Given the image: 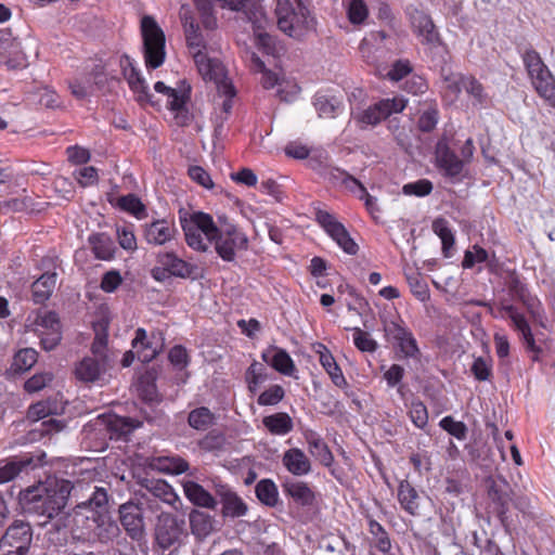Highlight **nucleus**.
Masks as SVG:
<instances>
[{
	"instance_id": "obj_1",
	"label": "nucleus",
	"mask_w": 555,
	"mask_h": 555,
	"mask_svg": "<svg viewBox=\"0 0 555 555\" xmlns=\"http://www.w3.org/2000/svg\"><path fill=\"white\" fill-rule=\"evenodd\" d=\"M186 244L197 251H207L209 243H215V250L224 261H233L237 253L248 248L245 233L233 224L216 225L210 215L196 211L180 218Z\"/></svg>"
},
{
	"instance_id": "obj_2",
	"label": "nucleus",
	"mask_w": 555,
	"mask_h": 555,
	"mask_svg": "<svg viewBox=\"0 0 555 555\" xmlns=\"http://www.w3.org/2000/svg\"><path fill=\"white\" fill-rule=\"evenodd\" d=\"M87 500L73 509L74 531L80 539H96L108 543L117 539L121 530L111 515V496L105 487H89Z\"/></svg>"
},
{
	"instance_id": "obj_3",
	"label": "nucleus",
	"mask_w": 555,
	"mask_h": 555,
	"mask_svg": "<svg viewBox=\"0 0 555 555\" xmlns=\"http://www.w3.org/2000/svg\"><path fill=\"white\" fill-rule=\"evenodd\" d=\"M72 491L76 492L77 486L68 480H55L49 486L39 483L26 488L20 493V500L26 511L51 520L63 513Z\"/></svg>"
},
{
	"instance_id": "obj_4",
	"label": "nucleus",
	"mask_w": 555,
	"mask_h": 555,
	"mask_svg": "<svg viewBox=\"0 0 555 555\" xmlns=\"http://www.w3.org/2000/svg\"><path fill=\"white\" fill-rule=\"evenodd\" d=\"M276 24L285 35L302 39L315 29L317 21L300 0H278Z\"/></svg>"
},
{
	"instance_id": "obj_5",
	"label": "nucleus",
	"mask_w": 555,
	"mask_h": 555,
	"mask_svg": "<svg viewBox=\"0 0 555 555\" xmlns=\"http://www.w3.org/2000/svg\"><path fill=\"white\" fill-rule=\"evenodd\" d=\"M25 330L37 334L46 350L54 349L62 339L61 323L57 314L54 311L42 308L33 310L27 314Z\"/></svg>"
},
{
	"instance_id": "obj_6",
	"label": "nucleus",
	"mask_w": 555,
	"mask_h": 555,
	"mask_svg": "<svg viewBox=\"0 0 555 555\" xmlns=\"http://www.w3.org/2000/svg\"><path fill=\"white\" fill-rule=\"evenodd\" d=\"M144 57L147 66L159 67L165 61V34L154 17L144 16L141 21Z\"/></svg>"
},
{
	"instance_id": "obj_7",
	"label": "nucleus",
	"mask_w": 555,
	"mask_h": 555,
	"mask_svg": "<svg viewBox=\"0 0 555 555\" xmlns=\"http://www.w3.org/2000/svg\"><path fill=\"white\" fill-rule=\"evenodd\" d=\"M194 62L202 77L205 80L214 81L220 95H235L234 87L227 77L225 68L220 61L208 59L204 52H195Z\"/></svg>"
},
{
	"instance_id": "obj_8",
	"label": "nucleus",
	"mask_w": 555,
	"mask_h": 555,
	"mask_svg": "<svg viewBox=\"0 0 555 555\" xmlns=\"http://www.w3.org/2000/svg\"><path fill=\"white\" fill-rule=\"evenodd\" d=\"M406 106V100L403 98H393L382 100L360 113L353 118L360 128L376 126L391 114L401 113Z\"/></svg>"
},
{
	"instance_id": "obj_9",
	"label": "nucleus",
	"mask_w": 555,
	"mask_h": 555,
	"mask_svg": "<svg viewBox=\"0 0 555 555\" xmlns=\"http://www.w3.org/2000/svg\"><path fill=\"white\" fill-rule=\"evenodd\" d=\"M31 540L30 526L23 521H15L0 540V555H27Z\"/></svg>"
},
{
	"instance_id": "obj_10",
	"label": "nucleus",
	"mask_w": 555,
	"mask_h": 555,
	"mask_svg": "<svg viewBox=\"0 0 555 555\" xmlns=\"http://www.w3.org/2000/svg\"><path fill=\"white\" fill-rule=\"evenodd\" d=\"M315 220L345 253L348 255H356L358 253V244L333 214L323 209H317Z\"/></svg>"
},
{
	"instance_id": "obj_11",
	"label": "nucleus",
	"mask_w": 555,
	"mask_h": 555,
	"mask_svg": "<svg viewBox=\"0 0 555 555\" xmlns=\"http://www.w3.org/2000/svg\"><path fill=\"white\" fill-rule=\"evenodd\" d=\"M184 535V520L169 513H162L157 518L155 539L159 547L166 550L180 545Z\"/></svg>"
},
{
	"instance_id": "obj_12",
	"label": "nucleus",
	"mask_w": 555,
	"mask_h": 555,
	"mask_svg": "<svg viewBox=\"0 0 555 555\" xmlns=\"http://www.w3.org/2000/svg\"><path fill=\"white\" fill-rule=\"evenodd\" d=\"M111 358H96L86 356L75 366V377L82 383H100L107 380L108 372L112 369Z\"/></svg>"
},
{
	"instance_id": "obj_13",
	"label": "nucleus",
	"mask_w": 555,
	"mask_h": 555,
	"mask_svg": "<svg viewBox=\"0 0 555 555\" xmlns=\"http://www.w3.org/2000/svg\"><path fill=\"white\" fill-rule=\"evenodd\" d=\"M119 520L126 533L135 541L145 535V522L141 504L128 501L118 508Z\"/></svg>"
},
{
	"instance_id": "obj_14",
	"label": "nucleus",
	"mask_w": 555,
	"mask_h": 555,
	"mask_svg": "<svg viewBox=\"0 0 555 555\" xmlns=\"http://www.w3.org/2000/svg\"><path fill=\"white\" fill-rule=\"evenodd\" d=\"M409 15L413 29L423 43L436 44L439 41V34L428 14L417 9H411Z\"/></svg>"
},
{
	"instance_id": "obj_15",
	"label": "nucleus",
	"mask_w": 555,
	"mask_h": 555,
	"mask_svg": "<svg viewBox=\"0 0 555 555\" xmlns=\"http://www.w3.org/2000/svg\"><path fill=\"white\" fill-rule=\"evenodd\" d=\"M145 340L146 332L143 328H138L132 340V350L127 351L122 358V366L131 365L135 356L141 362H150L157 356L156 348H152Z\"/></svg>"
},
{
	"instance_id": "obj_16",
	"label": "nucleus",
	"mask_w": 555,
	"mask_h": 555,
	"mask_svg": "<svg viewBox=\"0 0 555 555\" xmlns=\"http://www.w3.org/2000/svg\"><path fill=\"white\" fill-rule=\"evenodd\" d=\"M436 159L438 166L444 170L446 175L455 177L462 172L463 160L454 154L444 138L437 143Z\"/></svg>"
},
{
	"instance_id": "obj_17",
	"label": "nucleus",
	"mask_w": 555,
	"mask_h": 555,
	"mask_svg": "<svg viewBox=\"0 0 555 555\" xmlns=\"http://www.w3.org/2000/svg\"><path fill=\"white\" fill-rule=\"evenodd\" d=\"M154 89L158 93H163L167 96L168 107L177 112L178 122L182 126L188 124V116L184 113V104L186 102L188 95L185 91H178L173 88L166 86L163 81H157L154 86Z\"/></svg>"
},
{
	"instance_id": "obj_18",
	"label": "nucleus",
	"mask_w": 555,
	"mask_h": 555,
	"mask_svg": "<svg viewBox=\"0 0 555 555\" xmlns=\"http://www.w3.org/2000/svg\"><path fill=\"white\" fill-rule=\"evenodd\" d=\"M313 350L319 356V361L326 373L330 375L332 382L339 388L346 387V378L331 351L320 343L313 345Z\"/></svg>"
},
{
	"instance_id": "obj_19",
	"label": "nucleus",
	"mask_w": 555,
	"mask_h": 555,
	"mask_svg": "<svg viewBox=\"0 0 555 555\" xmlns=\"http://www.w3.org/2000/svg\"><path fill=\"white\" fill-rule=\"evenodd\" d=\"M502 310L505 314L512 320L515 328L521 334L522 341L526 348L533 352L535 356L533 359H537L538 353L540 352V348L535 345L533 335L531 333V328L528 325L526 319L522 314H520L513 306H503Z\"/></svg>"
},
{
	"instance_id": "obj_20",
	"label": "nucleus",
	"mask_w": 555,
	"mask_h": 555,
	"mask_svg": "<svg viewBox=\"0 0 555 555\" xmlns=\"http://www.w3.org/2000/svg\"><path fill=\"white\" fill-rule=\"evenodd\" d=\"M284 467L294 476H305L311 472V462L299 448H292L282 457Z\"/></svg>"
},
{
	"instance_id": "obj_21",
	"label": "nucleus",
	"mask_w": 555,
	"mask_h": 555,
	"mask_svg": "<svg viewBox=\"0 0 555 555\" xmlns=\"http://www.w3.org/2000/svg\"><path fill=\"white\" fill-rule=\"evenodd\" d=\"M173 235V227L164 219L153 221L144 227L145 241L152 245H164L171 241Z\"/></svg>"
},
{
	"instance_id": "obj_22",
	"label": "nucleus",
	"mask_w": 555,
	"mask_h": 555,
	"mask_svg": "<svg viewBox=\"0 0 555 555\" xmlns=\"http://www.w3.org/2000/svg\"><path fill=\"white\" fill-rule=\"evenodd\" d=\"M184 495L196 506L215 509L217 500L199 483L186 480L182 483Z\"/></svg>"
},
{
	"instance_id": "obj_23",
	"label": "nucleus",
	"mask_w": 555,
	"mask_h": 555,
	"mask_svg": "<svg viewBox=\"0 0 555 555\" xmlns=\"http://www.w3.org/2000/svg\"><path fill=\"white\" fill-rule=\"evenodd\" d=\"M157 263L164 266L169 274L173 276L188 278L193 272V267L175 253H159Z\"/></svg>"
},
{
	"instance_id": "obj_24",
	"label": "nucleus",
	"mask_w": 555,
	"mask_h": 555,
	"mask_svg": "<svg viewBox=\"0 0 555 555\" xmlns=\"http://www.w3.org/2000/svg\"><path fill=\"white\" fill-rule=\"evenodd\" d=\"M120 66L125 78L128 81L129 87L137 93H139V100L147 98L146 85L144 79L140 76L137 69L133 67L130 59L127 55L120 57Z\"/></svg>"
},
{
	"instance_id": "obj_25",
	"label": "nucleus",
	"mask_w": 555,
	"mask_h": 555,
	"mask_svg": "<svg viewBox=\"0 0 555 555\" xmlns=\"http://www.w3.org/2000/svg\"><path fill=\"white\" fill-rule=\"evenodd\" d=\"M189 520L192 533L199 539L208 537L215 530V519L207 513L193 509Z\"/></svg>"
},
{
	"instance_id": "obj_26",
	"label": "nucleus",
	"mask_w": 555,
	"mask_h": 555,
	"mask_svg": "<svg viewBox=\"0 0 555 555\" xmlns=\"http://www.w3.org/2000/svg\"><path fill=\"white\" fill-rule=\"evenodd\" d=\"M283 488L286 494L301 505H311L315 499L314 492L304 481L287 480Z\"/></svg>"
},
{
	"instance_id": "obj_27",
	"label": "nucleus",
	"mask_w": 555,
	"mask_h": 555,
	"mask_svg": "<svg viewBox=\"0 0 555 555\" xmlns=\"http://www.w3.org/2000/svg\"><path fill=\"white\" fill-rule=\"evenodd\" d=\"M56 284V273L46 272L31 286L33 299L36 304L48 300Z\"/></svg>"
},
{
	"instance_id": "obj_28",
	"label": "nucleus",
	"mask_w": 555,
	"mask_h": 555,
	"mask_svg": "<svg viewBox=\"0 0 555 555\" xmlns=\"http://www.w3.org/2000/svg\"><path fill=\"white\" fill-rule=\"evenodd\" d=\"M10 34H8V36ZM0 40L2 42L3 49L8 51V59L5 61L7 66L11 69L26 67L27 59L21 49L20 42H17L15 39L9 40L7 34L3 35Z\"/></svg>"
},
{
	"instance_id": "obj_29",
	"label": "nucleus",
	"mask_w": 555,
	"mask_h": 555,
	"mask_svg": "<svg viewBox=\"0 0 555 555\" xmlns=\"http://www.w3.org/2000/svg\"><path fill=\"white\" fill-rule=\"evenodd\" d=\"M102 422L107 426L108 430L118 435L126 436L134 428L140 426V422L129 417H121L115 414L103 415Z\"/></svg>"
},
{
	"instance_id": "obj_30",
	"label": "nucleus",
	"mask_w": 555,
	"mask_h": 555,
	"mask_svg": "<svg viewBox=\"0 0 555 555\" xmlns=\"http://www.w3.org/2000/svg\"><path fill=\"white\" fill-rule=\"evenodd\" d=\"M89 243L98 259L109 260L114 257L115 245L112 238L104 233H96L89 236Z\"/></svg>"
},
{
	"instance_id": "obj_31",
	"label": "nucleus",
	"mask_w": 555,
	"mask_h": 555,
	"mask_svg": "<svg viewBox=\"0 0 555 555\" xmlns=\"http://www.w3.org/2000/svg\"><path fill=\"white\" fill-rule=\"evenodd\" d=\"M31 464L30 459L17 460L7 459L0 461V485L14 480L27 466Z\"/></svg>"
},
{
	"instance_id": "obj_32",
	"label": "nucleus",
	"mask_w": 555,
	"mask_h": 555,
	"mask_svg": "<svg viewBox=\"0 0 555 555\" xmlns=\"http://www.w3.org/2000/svg\"><path fill=\"white\" fill-rule=\"evenodd\" d=\"M398 499L402 508L409 514L416 515L418 513V493L406 480L399 483Z\"/></svg>"
},
{
	"instance_id": "obj_33",
	"label": "nucleus",
	"mask_w": 555,
	"mask_h": 555,
	"mask_svg": "<svg viewBox=\"0 0 555 555\" xmlns=\"http://www.w3.org/2000/svg\"><path fill=\"white\" fill-rule=\"evenodd\" d=\"M522 61L530 80L550 73L540 54L533 49H527L522 54Z\"/></svg>"
},
{
	"instance_id": "obj_34",
	"label": "nucleus",
	"mask_w": 555,
	"mask_h": 555,
	"mask_svg": "<svg viewBox=\"0 0 555 555\" xmlns=\"http://www.w3.org/2000/svg\"><path fill=\"white\" fill-rule=\"evenodd\" d=\"M308 449L312 456H314L322 465L330 466L333 463V454L327 444L317 435L311 434L307 437Z\"/></svg>"
},
{
	"instance_id": "obj_35",
	"label": "nucleus",
	"mask_w": 555,
	"mask_h": 555,
	"mask_svg": "<svg viewBox=\"0 0 555 555\" xmlns=\"http://www.w3.org/2000/svg\"><path fill=\"white\" fill-rule=\"evenodd\" d=\"M531 83L537 93L552 107H555V78L552 73L531 80Z\"/></svg>"
},
{
	"instance_id": "obj_36",
	"label": "nucleus",
	"mask_w": 555,
	"mask_h": 555,
	"mask_svg": "<svg viewBox=\"0 0 555 555\" xmlns=\"http://www.w3.org/2000/svg\"><path fill=\"white\" fill-rule=\"evenodd\" d=\"M145 488L156 498L160 499L163 502L175 505L179 498L173 491L172 487L169 486L166 481L160 479L147 480Z\"/></svg>"
},
{
	"instance_id": "obj_37",
	"label": "nucleus",
	"mask_w": 555,
	"mask_h": 555,
	"mask_svg": "<svg viewBox=\"0 0 555 555\" xmlns=\"http://www.w3.org/2000/svg\"><path fill=\"white\" fill-rule=\"evenodd\" d=\"M250 61L253 69L262 74L261 83L263 88L271 89L283 85V82H281L283 78L280 77L278 73L268 70L264 66V62L255 52H250Z\"/></svg>"
},
{
	"instance_id": "obj_38",
	"label": "nucleus",
	"mask_w": 555,
	"mask_h": 555,
	"mask_svg": "<svg viewBox=\"0 0 555 555\" xmlns=\"http://www.w3.org/2000/svg\"><path fill=\"white\" fill-rule=\"evenodd\" d=\"M266 428L273 435H286L293 429V422L286 413H275L262 421Z\"/></svg>"
},
{
	"instance_id": "obj_39",
	"label": "nucleus",
	"mask_w": 555,
	"mask_h": 555,
	"mask_svg": "<svg viewBox=\"0 0 555 555\" xmlns=\"http://www.w3.org/2000/svg\"><path fill=\"white\" fill-rule=\"evenodd\" d=\"M153 467L163 473L179 475L188 470L189 464L180 456H162L154 461Z\"/></svg>"
},
{
	"instance_id": "obj_40",
	"label": "nucleus",
	"mask_w": 555,
	"mask_h": 555,
	"mask_svg": "<svg viewBox=\"0 0 555 555\" xmlns=\"http://www.w3.org/2000/svg\"><path fill=\"white\" fill-rule=\"evenodd\" d=\"M433 231L439 236L442 243V253L444 257L451 256V249L454 245V235L448 225V221L443 218H438L433 222Z\"/></svg>"
},
{
	"instance_id": "obj_41",
	"label": "nucleus",
	"mask_w": 555,
	"mask_h": 555,
	"mask_svg": "<svg viewBox=\"0 0 555 555\" xmlns=\"http://www.w3.org/2000/svg\"><path fill=\"white\" fill-rule=\"evenodd\" d=\"M268 379L267 366L260 362L254 361L245 373V380L248 390L255 393L260 384Z\"/></svg>"
},
{
	"instance_id": "obj_42",
	"label": "nucleus",
	"mask_w": 555,
	"mask_h": 555,
	"mask_svg": "<svg viewBox=\"0 0 555 555\" xmlns=\"http://www.w3.org/2000/svg\"><path fill=\"white\" fill-rule=\"evenodd\" d=\"M37 351L33 348L21 349L13 359L11 370L14 373H22L30 370L37 362Z\"/></svg>"
},
{
	"instance_id": "obj_43",
	"label": "nucleus",
	"mask_w": 555,
	"mask_h": 555,
	"mask_svg": "<svg viewBox=\"0 0 555 555\" xmlns=\"http://www.w3.org/2000/svg\"><path fill=\"white\" fill-rule=\"evenodd\" d=\"M256 495L260 502L268 506H274L279 500L278 488L269 479L260 480L256 486Z\"/></svg>"
},
{
	"instance_id": "obj_44",
	"label": "nucleus",
	"mask_w": 555,
	"mask_h": 555,
	"mask_svg": "<svg viewBox=\"0 0 555 555\" xmlns=\"http://www.w3.org/2000/svg\"><path fill=\"white\" fill-rule=\"evenodd\" d=\"M223 514L231 517L244 516L247 512L246 504L234 492L223 494Z\"/></svg>"
},
{
	"instance_id": "obj_45",
	"label": "nucleus",
	"mask_w": 555,
	"mask_h": 555,
	"mask_svg": "<svg viewBox=\"0 0 555 555\" xmlns=\"http://www.w3.org/2000/svg\"><path fill=\"white\" fill-rule=\"evenodd\" d=\"M272 351L274 354L272 356L270 365L284 375H293L295 372V364L289 354L285 350L279 348H272Z\"/></svg>"
},
{
	"instance_id": "obj_46",
	"label": "nucleus",
	"mask_w": 555,
	"mask_h": 555,
	"mask_svg": "<svg viewBox=\"0 0 555 555\" xmlns=\"http://www.w3.org/2000/svg\"><path fill=\"white\" fill-rule=\"evenodd\" d=\"M118 207L132 214L138 219H144L146 217V208L144 204L133 194L121 196L118 199Z\"/></svg>"
},
{
	"instance_id": "obj_47",
	"label": "nucleus",
	"mask_w": 555,
	"mask_h": 555,
	"mask_svg": "<svg viewBox=\"0 0 555 555\" xmlns=\"http://www.w3.org/2000/svg\"><path fill=\"white\" fill-rule=\"evenodd\" d=\"M406 281L410 286L412 294L420 300L426 301L429 299V288L424 278L418 273L414 272L406 274Z\"/></svg>"
},
{
	"instance_id": "obj_48",
	"label": "nucleus",
	"mask_w": 555,
	"mask_h": 555,
	"mask_svg": "<svg viewBox=\"0 0 555 555\" xmlns=\"http://www.w3.org/2000/svg\"><path fill=\"white\" fill-rule=\"evenodd\" d=\"M463 89L472 96L477 104L486 103L488 95L485 91L483 86L472 76H465L462 79Z\"/></svg>"
},
{
	"instance_id": "obj_49",
	"label": "nucleus",
	"mask_w": 555,
	"mask_h": 555,
	"mask_svg": "<svg viewBox=\"0 0 555 555\" xmlns=\"http://www.w3.org/2000/svg\"><path fill=\"white\" fill-rule=\"evenodd\" d=\"M348 20L351 24H362L367 15L369 9L363 0H350L347 7Z\"/></svg>"
},
{
	"instance_id": "obj_50",
	"label": "nucleus",
	"mask_w": 555,
	"mask_h": 555,
	"mask_svg": "<svg viewBox=\"0 0 555 555\" xmlns=\"http://www.w3.org/2000/svg\"><path fill=\"white\" fill-rule=\"evenodd\" d=\"M188 46L194 55L195 52H203L205 48L199 27L195 21H191L190 25L184 29Z\"/></svg>"
},
{
	"instance_id": "obj_51",
	"label": "nucleus",
	"mask_w": 555,
	"mask_h": 555,
	"mask_svg": "<svg viewBox=\"0 0 555 555\" xmlns=\"http://www.w3.org/2000/svg\"><path fill=\"white\" fill-rule=\"evenodd\" d=\"M212 422V414L207 408H199L189 414L191 427L199 430L206 429Z\"/></svg>"
},
{
	"instance_id": "obj_52",
	"label": "nucleus",
	"mask_w": 555,
	"mask_h": 555,
	"mask_svg": "<svg viewBox=\"0 0 555 555\" xmlns=\"http://www.w3.org/2000/svg\"><path fill=\"white\" fill-rule=\"evenodd\" d=\"M314 106L321 117H334L339 107V102L334 98L320 95L317 96Z\"/></svg>"
},
{
	"instance_id": "obj_53",
	"label": "nucleus",
	"mask_w": 555,
	"mask_h": 555,
	"mask_svg": "<svg viewBox=\"0 0 555 555\" xmlns=\"http://www.w3.org/2000/svg\"><path fill=\"white\" fill-rule=\"evenodd\" d=\"M53 379V375L49 372L35 374L25 382L24 388L27 392H37L47 387Z\"/></svg>"
},
{
	"instance_id": "obj_54",
	"label": "nucleus",
	"mask_w": 555,
	"mask_h": 555,
	"mask_svg": "<svg viewBox=\"0 0 555 555\" xmlns=\"http://www.w3.org/2000/svg\"><path fill=\"white\" fill-rule=\"evenodd\" d=\"M440 426L455 438L463 440L466 437L467 427L463 422L455 421L452 416H446L440 421Z\"/></svg>"
},
{
	"instance_id": "obj_55",
	"label": "nucleus",
	"mask_w": 555,
	"mask_h": 555,
	"mask_svg": "<svg viewBox=\"0 0 555 555\" xmlns=\"http://www.w3.org/2000/svg\"><path fill=\"white\" fill-rule=\"evenodd\" d=\"M353 331V343L359 350L363 352H373L376 350L377 343L370 336L369 333L363 332L359 327H356Z\"/></svg>"
},
{
	"instance_id": "obj_56",
	"label": "nucleus",
	"mask_w": 555,
	"mask_h": 555,
	"mask_svg": "<svg viewBox=\"0 0 555 555\" xmlns=\"http://www.w3.org/2000/svg\"><path fill=\"white\" fill-rule=\"evenodd\" d=\"M410 417L413 424L418 428H424L428 423V412L422 401H413L410 408Z\"/></svg>"
},
{
	"instance_id": "obj_57",
	"label": "nucleus",
	"mask_w": 555,
	"mask_h": 555,
	"mask_svg": "<svg viewBox=\"0 0 555 555\" xmlns=\"http://www.w3.org/2000/svg\"><path fill=\"white\" fill-rule=\"evenodd\" d=\"M284 397V389L280 385H274L264 390L258 397V404L260 405H274L278 404Z\"/></svg>"
},
{
	"instance_id": "obj_58",
	"label": "nucleus",
	"mask_w": 555,
	"mask_h": 555,
	"mask_svg": "<svg viewBox=\"0 0 555 555\" xmlns=\"http://www.w3.org/2000/svg\"><path fill=\"white\" fill-rule=\"evenodd\" d=\"M433 190V184L426 179L416 182L408 183L403 186V193L406 195L425 196Z\"/></svg>"
},
{
	"instance_id": "obj_59",
	"label": "nucleus",
	"mask_w": 555,
	"mask_h": 555,
	"mask_svg": "<svg viewBox=\"0 0 555 555\" xmlns=\"http://www.w3.org/2000/svg\"><path fill=\"white\" fill-rule=\"evenodd\" d=\"M74 175L77 182L83 188L93 185L98 182V170L92 166L82 167L76 170Z\"/></svg>"
},
{
	"instance_id": "obj_60",
	"label": "nucleus",
	"mask_w": 555,
	"mask_h": 555,
	"mask_svg": "<svg viewBox=\"0 0 555 555\" xmlns=\"http://www.w3.org/2000/svg\"><path fill=\"white\" fill-rule=\"evenodd\" d=\"M438 122V111L437 108L429 107L425 109L418 119V128L421 131L429 132L435 129Z\"/></svg>"
},
{
	"instance_id": "obj_61",
	"label": "nucleus",
	"mask_w": 555,
	"mask_h": 555,
	"mask_svg": "<svg viewBox=\"0 0 555 555\" xmlns=\"http://www.w3.org/2000/svg\"><path fill=\"white\" fill-rule=\"evenodd\" d=\"M52 413L51 404L47 401H39L29 406L27 411V418L33 422H38Z\"/></svg>"
},
{
	"instance_id": "obj_62",
	"label": "nucleus",
	"mask_w": 555,
	"mask_h": 555,
	"mask_svg": "<svg viewBox=\"0 0 555 555\" xmlns=\"http://www.w3.org/2000/svg\"><path fill=\"white\" fill-rule=\"evenodd\" d=\"M487 258H488V254L483 248H481L479 246H474L473 250H467L465 253L462 264L464 268H472L476 263L486 261Z\"/></svg>"
},
{
	"instance_id": "obj_63",
	"label": "nucleus",
	"mask_w": 555,
	"mask_h": 555,
	"mask_svg": "<svg viewBox=\"0 0 555 555\" xmlns=\"http://www.w3.org/2000/svg\"><path fill=\"white\" fill-rule=\"evenodd\" d=\"M168 358L171 364L179 369H184L189 364L188 351L180 345H177L170 349Z\"/></svg>"
},
{
	"instance_id": "obj_64",
	"label": "nucleus",
	"mask_w": 555,
	"mask_h": 555,
	"mask_svg": "<svg viewBox=\"0 0 555 555\" xmlns=\"http://www.w3.org/2000/svg\"><path fill=\"white\" fill-rule=\"evenodd\" d=\"M283 85L281 87H278V96L285 102L293 101L299 93L300 88L293 81L283 80L281 81Z\"/></svg>"
}]
</instances>
